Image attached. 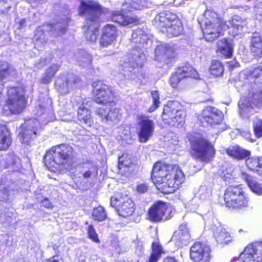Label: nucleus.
<instances>
[{"label": "nucleus", "mask_w": 262, "mask_h": 262, "mask_svg": "<svg viewBox=\"0 0 262 262\" xmlns=\"http://www.w3.org/2000/svg\"><path fill=\"white\" fill-rule=\"evenodd\" d=\"M58 70L59 66L56 64H53L48 67L41 79V82L45 84L51 82Z\"/></svg>", "instance_id": "nucleus-36"}, {"label": "nucleus", "mask_w": 262, "mask_h": 262, "mask_svg": "<svg viewBox=\"0 0 262 262\" xmlns=\"http://www.w3.org/2000/svg\"><path fill=\"white\" fill-rule=\"evenodd\" d=\"M167 204L159 200L154 202L147 211V219L154 223H158L164 221L168 209Z\"/></svg>", "instance_id": "nucleus-17"}, {"label": "nucleus", "mask_w": 262, "mask_h": 262, "mask_svg": "<svg viewBox=\"0 0 262 262\" xmlns=\"http://www.w3.org/2000/svg\"><path fill=\"white\" fill-rule=\"evenodd\" d=\"M67 30V27H63V28H61L59 29L58 30L57 35L59 36H60V35L64 34L66 32Z\"/></svg>", "instance_id": "nucleus-59"}, {"label": "nucleus", "mask_w": 262, "mask_h": 262, "mask_svg": "<svg viewBox=\"0 0 262 262\" xmlns=\"http://www.w3.org/2000/svg\"><path fill=\"white\" fill-rule=\"evenodd\" d=\"M187 138L189 144L188 152L194 160L209 163L215 157L216 150L214 144L205 137L188 134Z\"/></svg>", "instance_id": "nucleus-4"}, {"label": "nucleus", "mask_w": 262, "mask_h": 262, "mask_svg": "<svg viewBox=\"0 0 262 262\" xmlns=\"http://www.w3.org/2000/svg\"><path fill=\"white\" fill-rule=\"evenodd\" d=\"M137 135L140 143H145L152 136L155 125L150 117L144 114L139 115L136 117Z\"/></svg>", "instance_id": "nucleus-13"}, {"label": "nucleus", "mask_w": 262, "mask_h": 262, "mask_svg": "<svg viewBox=\"0 0 262 262\" xmlns=\"http://www.w3.org/2000/svg\"><path fill=\"white\" fill-rule=\"evenodd\" d=\"M76 118L78 124L80 125L91 127L94 124L91 110L83 105L77 108Z\"/></svg>", "instance_id": "nucleus-21"}, {"label": "nucleus", "mask_w": 262, "mask_h": 262, "mask_svg": "<svg viewBox=\"0 0 262 262\" xmlns=\"http://www.w3.org/2000/svg\"><path fill=\"white\" fill-rule=\"evenodd\" d=\"M245 165L250 171L256 172L262 177V157L252 156L245 161Z\"/></svg>", "instance_id": "nucleus-27"}, {"label": "nucleus", "mask_w": 262, "mask_h": 262, "mask_svg": "<svg viewBox=\"0 0 262 262\" xmlns=\"http://www.w3.org/2000/svg\"><path fill=\"white\" fill-rule=\"evenodd\" d=\"M226 153L231 158L238 161L246 160L250 158L251 151L243 148L238 145L230 146L226 149Z\"/></svg>", "instance_id": "nucleus-23"}, {"label": "nucleus", "mask_w": 262, "mask_h": 262, "mask_svg": "<svg viewBox=\"0 0 262 262\" xmlns=\"http://www.w3.org/2000/svg\"><path fill=\"white\" fill-rule=\"evenodd\" d=\"M232 174L227 171H223L221 174V177L224 181H227L231 178Z\"/></svg>", "instance_id": "nucleus-55"}, {"label": "nucleus", "mask_w": 262, "mask_h": 262, "mask_svg": "<svg viewBox=\"0 0 262 262\" xmlns=\"http://www.w3.org/2000/svg\"><path fill=\"white\" fill-rule=\"evenodd\" d=\"M121 10V16H125L124 15L133 11L134 8L130 4L124 3Z\"/></svg>", "instance_id": "nucleus-51"}, {"label": "nucleus", "mask_w": 262, "mask_h": 262, "mask_svg": "<svg viewBox=\"0 0 262 262\" xmlns=\"http://www.w3.org/2000/svg\"><path fill=\"white\" fill-rule=\"evenodd\" d=\"M224 114L220 110L208 106L202 111L199 120L203 126L207 125L218 129V132H222L227 129V125L223 122Z\"/></svg>", "instance_id": "nucleus-10"}, {"label": "nucleus", "mask_w": 262, "mask_h": 262, "mask_svg": "<svg viewBox=\"0 0 262 262\" xmlns=\"http://www.w3.org/2000/svg\"><path fill=\"white\" fill-rule=\"evenodd\" d=\"M95 113L102 120H108V112L106 109L101 107H98L95 111Z\"/></svg>", "instance_id": "nucleus-46"}, {"label": "nucleus", "mask_w": 262, "mask_h": 262, "mask_svg": "<svg viewBox=\"0 0 262 262\" xmlns=\"http://www.w3.org/2000/svg\"><path fill=\"white\" fill-rule=\"evenodd\" d=\"M91 85L92 98L95 103L103 105L116 104L114 100L115 95L111 86L102 80L93 81Z\"/></svg>", "instance_id": "nucleus-8"}, {"label": "nucleus", "mask_w": 262, "mask_h": 262, "mask_svg": "<svg viewBox=\"0 0 262 262\" xmlns=\"http://www.w3.org/2000/svg\"><path fill=\"white\" fill-rule=\"evenodd\" d=\"M111 206L115 209L119 215L123 217L132 216L136 210L133 200L127 195L115 194L110 199Z\"/></svg>", "instance_id": "nucleus-11"}, {"label": "nucleus", "mask_w": 262, "mask_h": 262, "mask_svg": "<svg viewBox=\"0 0 262 262\" xmlns=\"http://www.w3.org/2000/svg\"><path fill=\"white\" fill-rule=\"evenodd\" d=\"M151 252L147 262H157L161 258L162 255L165 253V251L158 238L152 242L151 245Z\"/></svg>", "instance_id": "nucleus-28"}, {"label": "nucleus", "mask_w": 262, "mask_h": 262, "mask_svg": "<svg viewBox=\"0 0 262 262\" xmlns=\"http://www.w3.org/2000/svg\"><path fill=\"white\" fill-rule=\"evenodd\" d=\"M6 103L11 113H20L26 103L23 89L18 87L9 88L8 90V99Z\"/></svg>", "instance_id": "nucleus-14"}, {"label": "nucleus", "mask_w": 262, "mask_h": 262, "mask_svg": "<svg viewBox=\"0 0 262 262\" xmlns=\"http://www.w3.org/2000/svg\"><path fill=\"white\" fill-rule=\"evenodd\" d=\"M43 262H62L57 256L54 255L51 257L46 259Z\"/></svg>", "instance_id": "nucleus-56"}, {"label": "nucleus", "mask_w": 262, "mask_h": 262, "mask_svg": "<svg viewBox=\"0 0 262 262\" xmlns=\"http://www.w3.org/2000/svg\"><path fill=\"white\" fill-rule=\"evenodd\" d=\"M189 230L186 223L181 224L177 231H176L171 237V240L178 244L182 243L186 240L185 237L188 236Z\"/></svg>", "instance_id": "nucleus-34"}, {"label": "nucleus", "mask_w": 262, "mask_h": 262, "mask_svg": "<svg viewBox=\"0 0 262 262\" xmlns=\"http://www.w3.org/2000/svg\"><path fill=\"white\" fill-rule=\"evenodd\" d=\"M253 129L255 136L257 138L262 137V119L256 116L253 122Z\"/></svg>", "instance_id": "nucleus-42"}, {"label": "nucleus", "mask_w": 262, "mask_h": 262, "mask_svg": "<svg viewBox=\"0 0 262 262\" xmlns=\"http://www.w3.org/2000/svg\"><path fill=\"white\" fill-rule=\"evenodd\" d=\"M112 20L122 26H134L139 24L138 17H112Z\"/></svg>", "instance_id": "nucleus-37"}, {"label": "nucleus", "mask_w": 262, "mask_h": 262, "mask_svg": "<svg viewBox=\"0 0 262 262\" xmlns=\"http://www.w3.org/2000/svg\"><path fill=\"white\" fill-rule=\"evenodd\" d=\"M189 255L193 262H211L213 257L210 246L201 242H195L191 246Z\"/></svg>", "instance_id": "nucleus-15"}, {"label": "nucleus", "mask_w": 262, "mask_h": 262, "mask_svg": "<svg viewBox=\"0 0 262 262\" xmlns=\"http://www.w3.org/2000/svg\"><path fill=\"white\" fill-rule=\"evenodd\" d=\"M92 216L94 221L100 222L106 219L107 213L102 206H99L93 209Z\"/></svg>", "instance_id": "nucleus-39"}, {"label": "nucleus", "mask_w": 262, "mask_h": 262, "mask_svg": "<svg viewBox=\"0 0 262 262\" xmlns=\"http://www.w3.org/2000/svg\"><path fill=\"white\" fill-rule=\"evenodd\" d=\"M244 79L248 82L252 83H256V80L262 78V66L258 65L253 67L249 70H247L244 73Z\"/></svg>", "instance_id": "nucleus-32"}, {"label": "nucleus", "mask_w": 262, "mask_h": 262, "mask_svg": "<svg viewBox=\"0 0 262 262\" xmlns=\"http://www.w3.org/2000/svg\"><path fill=\"white\" fill-rule=\"evenodd\" d=\"M153 21L154 25L165 31L170 37L178 36L183 33V26L179 17H155Z\"/></svg>", "instance_id": "nucleus-12"}, {"label": "nucleus", "mask_w": 262, "mask_h": 262, "mask_svg": "<svg viewBox=\"0 0 262 262\" xmlns=\"http://www.w3.org/2000/svg\"><path fill=\"white\" fill-rule=\"evenodd\" d=\"M249 245L253 251L256 261L262 262V242H256L249 244Z\"/></svg>", "instance_id": "nucleus-40"}, {"label": "nucleus", "mask_w": 262, "mask_h": 262, "mask_svg": "<svg viewBox=\"0 0 262 262\" xmlns=\"http://www.w3.org/2000/svg\"><path fill=\"white\" fill-rule=\"evenodd\" d=\"M249 244L244 248L238 257L239 262H256L252 250Z\"/></svg>", "instance_id": "nucleus-38"}, {"label": "nucleus", "mask_w": 262, "mask_h": 262, "mask_svg": "<svg viewBox=\"0 0 262 262\" xmlns=\"http://www.w3.org/2000/svg\"><path fill=\"white\" fill-rule=\"evenodd\" d=\"M24 22H25L24 19H23L22 20H21V21H20V26H22V25H23V23H24Z\"/></svg>", "instance_id": "nucleus-61"}, {"label": "nucleus", "mask_w": 262, "mask_h": 262, "mask_svg": "<svg viewBox=\"0 0 262 262\" xmlns=\"http://www.w3.org/2000/svg\"><path fill=\"white\" fill-rule=\"evenodd\" d=\"M198 21L202 29L203 38L207 41H213L223 35L225 29L221 26L224 24L223 17H216L211 20L209 17H198Z\"/></svg>", "instance_id": "nucleus-9"}, {"label": "nucleus", "mask_w": 262, "mask_h": 262, "mask_svg": "<svg viewBox=\"0 0 262 262\" xmlns=\"http://www.w3.org/2000/svg\"><path fill=\"white\" fill-rule=\"evenodd\" d=\"M15 74V70L6 62H3L0 66V85L3 84V80L13 77Z\"/></svg>", "instance_id": "nucleus-35"}, {"label": "nucleus", "mask_w": 262, "mask_h": 262, "mask_svg": "<svg viewBox=\"0 0 262 262\" xmlns=\"http://www.w3.org/2000/svg\"><path fill=\"white\" fill-rule=\"evenodd\" d=\"M162 262H178L177 259L172 256H166L164 258Z\"/></svg>", "instance_id": "nucleus-57"}, {"label": "nucleus", "mask_w": 262, "mask_h": 262, "mask_svg": "<svg viewBox=\"0 0 262 262\" xmlns=\"http://www.w3.org/2000/svg\"><path fill=\"white\" fill-rule=\"evenodd\" d=\"M32 121L31 120H26L22 126V130L18 135L19 140L23 144L30 145L32 142Z\"/></svg>", "instance_id": "nucleus-26"}, {"label": "nucleus", "mask_w": 262, "mask_h": 262, "mask_svg": "<svg viewBox=\"0 0 262 262\" xmlns=\"http://www.w3.org/2000/svg\"><path fill=\"white\" fill-rule=\"evenodd\" d=\"M133 5L135 8H140L145 3V0H132Z\"/></svg>", "instance_id": "nucleus-54"}, {"label": "nucleus", "mask_w": 262, "mask_h": 262, "mask_svg": "<svg viewBox=\"0 0 262 262\" xmlns=\"http://www.w3.org/2000/svg\"><path fill=\"white\" fill-rule=\"evenodd\" d=\"M43 161L52 172L60 173L70 171L74 168L75 163L74 149L65 143L53 146L46 151Z\"/></svg>", "instance_id": "nucleus-2"}, {"label": "nucleus", "mask_w": 262, "mask_h": 262, "mask_svg": "<svg viewBox=\"0 0 262 262\" xmlns=\"http://www.w3.org/2000/svg\"><path fill=\"white\" fill-rule=\"evenodd\" d=\"M11 144L9 129L6 125L0 126V150L7 149Z\"/></svg>", "instance_id": "nucleus-30"}, {"label": "nucleus", "mask_w": 262, "mask_h": 262, "mask_svg": "<svg viewBox=\"0 0 262 262\" xmlns=\"http://www.w3.org/2000/svg\"><path fill=\"white\" fill-rule=\"evenodd\" d=\"M185 176L180 166L159 160L153 164L150 179L162 193H174L184 182Z\"/></svg>", "instance_id": "nucleus-1"}, {"label": "nucleus", "mask_w": 262, "mask_h": 262, "mask_svg": "<svg viewBox=\"0 0 262 262\" xmlns=\"http://www.w3.org/2000/svg\"><path fill=\"white\" fill-rule=\"evenodd\" d=\"M156 54L166 64L174 62L178 58L177 49L173 46L169 45L157 50Z\"/></svg>", "instance_id": "nucleus-20"}, {"label": "nucleus", "mask_w": 262, "mask_h": 262, "mask_svg": "<svg viewBox=\"0 0 262 262\" xmlns=\"http://www.w3.org/2000/svg\"><path fill=\"white\" fill-rule=\"evenodd\" d=\"M253 13L256 16H262V2H259L254 6Z\"/></svg>", "instance_id": "nucleus-50"}, {"label": "nucleus", "mask_w": 262, "mask_h": 262, "mask_svg": "<svg viewBox=\"0 0 262 262\" xmlns=\"http://www.w3.org/2000/svg\"><path fill=\"white\" fill-rule=\"evenodd\" d=\"M221 26L226 29L232 28L233 29H242L247 25L246 18L242 17H230L228 20H224Z\"/></svg>", "instance_id": "nucleus-29"}, {"label": "nucleus", "mask_w": 262, "mask_h": 262, "mask_svg": "<svg viewBox=\"0 0 262 262\" xmlns=\"http://www.w3.org/2000/svg\"><path fill=\"white\" fill-rule=\"evenodd\" d=\"M224 205L230 210L244 211L250 207V198L242 184L231 185L224 190Z\"/></svg>", "instance_id": "nucleus-5"}, {"label": "nucleus", "mask_w": 262, "mask_h": 262, "mask_svg": "<svg viewBox=\"0 0 262 262\" xmlns=\"http://www.w3.org/2000/svg\"><path fill=\"white\" fill-rule=\"evenodd\" d=\"M208 71L210 75L213 77H221L224 72V64L219 60L213 59L211 61Z\"/></svg>", "instance_id": "nucleus-33"}, {"label": "nucleus", "mask_w": 262, "mask_h": 262, "mask_svg": "<svg viewBox=\"0 0 262 262\" xmlns=\"http://www.w3.org/2000/svg\"><path fill=\"white\" fill-rule=\"evenodd\" d=\"M149 186L147 183L139 184L136 186V191L138 193H145L147 192Z\"/></svg>", "instance_id": "nucleus-48"}, {"label": "nucleus", "mask_w": 262, "mask_h": 262, "mask_svg": "<svg viewBox=\"0 0 262 262\" xmlns=\"http://www.w3.org/2000/svg\"><path fill=\"white\" fill-rule=\"evenodd\" d=\"M120 109L118 107L111 108L108 112V120L117 118L120 115Z\"/></svg>", "instance_id": "nucleus-47"}, {"label": "nucleus", "mask_w": 262, "mask_h": 262, "mask_svg": "<svg viewBox=\"0 0 262 262\" xmlns=\"http://www.w3.org/2000/svg\"><path fill=\"white\" fill-rule=\"evenodd\" d=\"M40 206L48 209H52L54 205L48 198H44L40 202Z\"/></svg>", "instance_id": "nucleus-49"}, {"label": "nucleus", "mask_w": 262, "mask_h": 262, "mask_svg": "<svg viewBox=\"0 0 262 262\" xmlns=\"http://www.w3.org/2000/svg\"><path fill=\"white\" fill-rule=\"evenodd\" d=\"M7 199V195L4 194L2 190H0V201H5Z\"/></svg>", "instance_id": "nucleus-58"}, {"label": "nucleus", "mask_w": 262, "mask_h": 262, "mask_svg": "<svg viewBox=\"0 0 262 262\" xmlns=\"http://www.w3.org/2000/svg\"><path fill=\"white\" fill-rule=\"evenodd\" d=\"M99 17H87L84 28L86 40L96 42L99 39L101 47L106 48L111 45L118 36V30L116 26L106 24L101 29L100 34V21Z\"/></svg>", "instance_id": "nucleus-3"}, {"label": "nucleus", "mask_w": 262, "mask_h": 262, "mask_svg": "<svg viewBox=\"0 0 262 262\" xmlns=\"http://www.w3.org/2000/svg\"><path fill=\"white\" fill-rule=\"evenodd\" d=\"M241 176L252 192L257 195H262V184H260L256 177L245 171H242Z\"/></svg>", "instance_id": "nucleus-24"}, {"label": "nucleus", "mask_w": 262, "mask_h": 262, "mask_svg": "<svg viewBox=\"0 0 262 262\" xmlns=\"http://www.w3.org/2000/svg\"><path fill=\"white\" fill-rule=\"evenodd\" d=\"M107 9L103 8L98 2L93 1H80V5L78 8L79 15H88V16H99L105 14Z\"/></svg>", "instance_id": "nucleus-16"}, {"label": "nucleus", "mask_w": 262, "mask_h": 262, "mask_svg": "<svg viewBox=\"0 0 262 262\" xmlns=\"http://www.w3.org/2000/svg\"><path fill=\"white\" fill-rule=\"evenodd\" d=\"M13 213L5 208L2 212H0V222L2 224H9L12 221Z\"/></svg>", "instance_id": "nucleus-44"}, {"label": "nucleus", "mask_w": 262, "mask_h": 262, "mask_svg": "<svg viewBox=\"0 0 262 262\" xmlns=\"http://www.w3.org/2000/svg\"><path fill=\"white\" fill-rule=\"evenodd\" d=\"M249 48L250 53L254 59L262 58V33L255 31L249 37Z\"/></svg>", "instance_id": "nucleus-19"}, {"label": "nucleus", "mask_w": 262, "mask_h": 262, "mask_svg": "<svg viewBox=\"0 0 262 262\" xmlns=\"http://www.w3.org/2000/svg\"><path fill=\"white\" fill-rule=\"evenodd\" d=\"M87 233L89 238L95 243L99 244L100 241L98 237V234L92 225L88 226L87 228Z\"/></svg>", "instance_id": "nucleus-45"}, {"label": "nucleus", "mask_w": 262, "mask_h": 262, "mask_svg": "<svg viewBox=\"0 0 262 262\" xmlns=\"http://www.w3.org/2000/svg\"><path fill=\"white\" fill-rule=\"evenodd\" d=\"M233 51V45L227 38H223L217 42L216 52L219 53L224 58H231Z\"/></svg>", "instance_id": "nucleus-22"}, {"label": "nucleus", "mask_w": 262, "mask_h": 262, "mask_svg": "<svg viewBox=\"0 0 262 262\" xmlns=\"http://www.w3.org/2000/svg\"><path fill=\"white\" fill-rule=\"evenodd\" d=\"M86 168H88V170L85 171L83 173V177L85 179H89L91 177L92 175H97L98 173V168L97 167L91 162L86 163Z\"/></svg>", "instance_id": "nucleus-43"}, {"label": "nucleus", "mask_w": 262, "mask_h": 262, "mask_svg": "<svg viewBox=\"0 0 262 262\" xmlns=\"http://www.w3.org/2000/svg\"><path fill=\"white\" fill-rule=\"evenodd\" d=\"M188 79L199 80L201 78L196 70L190 64L186 63L178 67L171 73L169 78V83L176 90L182 91L189 87Z\"/></svg>", "instance_id": "nucleus-6"}, {"label": "nucleus", "mask_w": 262, "mask_h": 262, "mask_svg": "<svg viewBox=\"0 0 262 262\" xmlns=\"http://www.w3.org/2000/svg\"><path fill=\"white\" fill-rule=\"evenodd\" d=\"M151 95L152 99V104L148 108L147 112L152 113L156 111L160 106V95L158 91L155 90L151 92Z\"/></svg>", "instance_id": "nucleus-41"}, {"label": "nucleus", "mask_w": 262, "mask_h": 262, "mask_svg": "<svg viewBox=\"0 0 262 262\" xmlns=\"http://www.w3.org/2000/svg\"><path fill=\"white\" fill-rule=\"evenodd\" d=\"M186 116L181 104L177 101H171L164 105L161 119L164 124L179 128L185 124Z\"/></svg>", "instance_id": "nucleus-7"}, {"label": "nucleus", "mask_w": 262, "mask_h": 262, "mask_svg": "<svg viewBox=\"0 0 262 262\" xmlns=\"http://www.w3.org/2000/svg\"><path fill=\"white\" fill-rule=\"evenodd\" d=\"M246 106L252 110H259L262 107V90L257 92H249L245 97Z\"/></svg>", "instance_id": "nucleus-25"}, {"label": "nucleus", "mask_w": 262, "mask_h": 262, "mask_svg": "<svg viewBox=\"0 0 262 262\" xmlns=\"http://www.w3.org/2000/svg\"><path fill=\"white\" fill-rule=\"evenodd\" d=\"M131 40L135 44L136 47L139 48L147 43L148 36L143 30L138 29L132 33Z\"/></svg>", "instance_id": "nucleus-31"}, {"label": "nucleus", "mask_w": 262, "mask_h": 262, "mask_svg": "<svg viewBox=\"0 0 262 262\" xmlns=\"http://www.w3.org/2000/svg\"><path fill=\"white\" fill-rule=\"evenodd\" d=\"M226 64L229 71H232L235 68L239 67V63L235 59L227 61Z\"/></svg>", "instance_id": "nucleus-53"}, {"label": "nucleus", "mask_w": 262, "mask_h": 262, "mask_svg": "<svg viewBox=\"0 0 262 262\" xmlns=\"http://www.w3.org/2000/svg\"><path fill=\"white\" fill-rule=\"evenodd\" d=\"M215 13L210 10H207L205 11L204 15H211V16H213Z\"/></svg>", "instance_id": "nucleus-60"}, {"label": "nucleus", "mask_w": 262, "mask_h": 262, "mask_svg": "<svg viewBox=\"0 0 262 262\" xmlns=\"http://www.w3.org/2000/svg\"><path fill=\"white\" fill-rule=\"evenodd\" d=\"M137 165V160L129 153L124 152L118 157V169L123 175L131 174Z\"/></svg>", "instance_id": "nucleus-18"}, {"label": "nucleus", "mask_w": 262, "mask_h": 262, "mask_svg": "<svg viewBox=\"0 0 262 262\" xmlns=\"http://www.w3.org/2000/svg\"><path fill=\"white\" fill-rule=\"evenodd\" d=\"M171 216H169V217H168L167 219H166V220H168V219H170L171 218Z\"/></svg>", "instance_id": "nucleus-62"}, {"label": "nucleus", "mask_w": 262, "mask_h": 262, "mask_svg": "<svg viewBox=\"0 0 262 262\" xmlns=\"http://www.w3.org/2000/svg\"><path fill=\"white\" fill-rule=\"evenodd\" d=\"M160 11L158 12L157 15L159 16H168L172 15L173 13L170 11L168 8L162 6L160 8Z\"/></svg>", "instance_id": "nucleus-52"}]
</instances>
